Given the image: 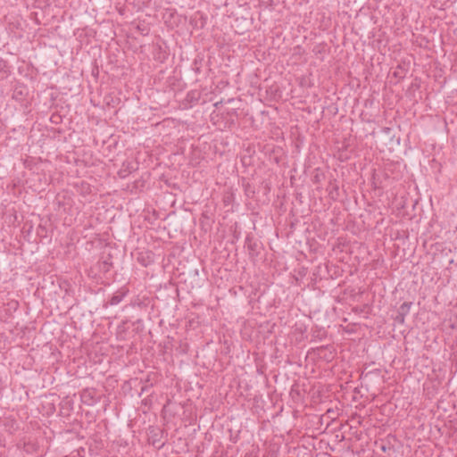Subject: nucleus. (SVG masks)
I'll use <instances>...</instances> for the list:
<instances>
[{"label": "nucleus", "instance_id": "1", "mask_svg": "<svg viewBox=\"0 0 457 457\" xmlns=\"http://www.w3.org/2000/svg\"><path fill=\"white\" fill-rule=\"evenodd\" d=\"M412 305L411 302H404L397 310V314L395 317V322L403 324L405 317L409 314L410 309Z\"/></svg>", "mask_w": 457, "mask_h": 457}, {"label": "nucleus", "instance_id": "2", "mask_svg": "<svg viewBox=\"0 0 457 457\" xmlns=\"http://www.w3.org/2000/svg\"><path fill=\"white\" fill-rule=\"evenodd\" d=\"M129 289L126 287H121L120 289L117 290L113 295L111 297V299L108 302V304L110 305H116L120 303L123 298L128 295Z\"/></svg>", "mask_w": 457, "mask_h": 457}, {"label": "nucleus", "instance_id": "3", "mask_svg": "<svg viewBox=\"0 0 457 457\" xmlns=\"http://www.w3.org/2000/svg\"><path fill=\"white\" fill-rule=\"evenodd\" d=\"M246 245H247V249H248L250 254L254 255L257 252V246H258L257 243L253 242L251 240V238L247 237H246Z\"/></svg>", "mask_w": 457, "mask_h": 457}, {"label": "nucleus", "instance_id": "4", "mask_svg": "<svg viewBox=\"0 0 457 457\" xmlns=\"http://www.w3.org/2000/svg\"><path fill=\"white\" fill-rule=\"evenodd\" d=\"M6 67V62L0 59V73H2V77L6 76L7 74Z\"/></svg>", "mask_w": 457, "mask_h": 457}, {"label": "nucleus", "instance_id": "5", "mask_svg": "<svg viewBox=\"0 0 457 457\" xmlns=\"http://www.w3.org/2000/svg\"><path fill=\"white\" fill-rule=\"evenodd\" d=\"M111 265H112V264H111L110 262H108L107 261H104V262H102L99 264V266H100V270H101L102 271H104V272H107V271H109Z\"/></svg>", "mask_w": 457, "mask_h": 457}]
</instances>
